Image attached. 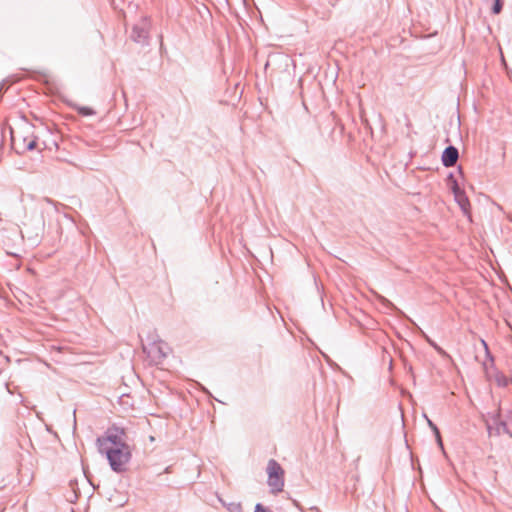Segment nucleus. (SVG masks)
I'll return each mask as SVG.
<instances>
[{
    "instance_id": "1",
    "label": "nucleus",
    "mask_w": 512,
    "mask_h": 512,
    "mask_svg": "<svg viewBox=\"0 0 512 512\" xmlns=\"http://www.w3.org/2000/svg\"><path fill=\"white\" fill-rule=\"evenodd\" d=\"M100 454L105 455L111 469L120 473L131 459V449L124 439L123 430L113 427L96 440Z\"/></svg>"
},
{
    "instance_id": "2",
    "label": "nucleus",
    "mask_w": 512,
    "mask_h": 512,
    "mask_svg": "<svg viewBox=\"0 0 512 512\" xmlns=\"http://www.w3.org/2000/svg\"><path fill=\"white\" fill-rule=\"evenodd\" d=\"M266 472L268 475V486L273 494H277L284 487V469L274 459H270L267 463Z\"/></svg>"
},
{
    "instance_id": "3",
    "label": "nucleus",
    "mask_w": 512,
    "mask_h": 512,
    "mask_svg": "<svg viewBox=\"0 0 512 512\" xmlns=\"http://www.w3.org/2000/svg\"><path fill=\"white\" fill-rule=\"evenodd\" d=\"M486 427L489 436H499L502 433H508L512 437V433L509 432L507 422L501 420V413L499 409L488 414Z\"/></svg>"
},
{
    "instance_id": "4",
    "label": "nucleus",
    "mask_w": 512,
    "mask_h": 512,
    "mask_svg": "<svg viewBox=\"0 0 512 512\" xmlns=\"http://www.w3.org/2000/svg\"><path fill=\"white\" fill-rule=\"evenodd\" d=\"M149 23L143 19L140 24L133 27L131 37L135 42L144 43L148 37Z\"/></svg>"
},
{
    "instance_id": "5",
    "label": "nucleus",
    "mask_w": 512,
    "mask_h": 512,
    "mask_svg": "<svg viewBox=\"0 0 512 512\" xmlns=\"http://www.w3.org/2000/svg\"><path fill=\"white\" fill-rule=\"evenodd\" d=\"M459 157L457 148L448 146L442 154V163L446 167H452L456 164Z\"/></svg>"
},
{
    "instance_id": "6",
    "label": "nucleus",
    "mask_w": 512,
    "mask_h": 512,
    "mask_svg": "<svg viewBox=\"0 0 512 512\" xmlns=\"http://www.w3.org/2000/svg\"><path fill=\"white\" fill-rule=\"evenodd\" d=\"M453 193L456 201L458 202L461 209L466 212L467 206L469 205L468 199L464 192L459 188L457 184L453 186Z\"/></svg>"
},
{
    "instance_id": "7",
    "label": "nucleus",
    "mask_w": 512,
    "mask_h": 512,
    "mask_svg": "<svg viewBox=\"0 0 512 512\" xmlns=\"http://www.w3.org/2000/svg\"><path fill=\"white\" fill-rule=\"evenodd\" d=\"M428 424H429V426L432 428V430L434 431V433H435V435H436L437 442H438V444H439L440 448L443 450V444H442V440H441V436H440V432H439L438 428H437V427H436V425H435L432 421H430V420H428Z\"/></svg>"
},
{
    "instance_id": "8",
    "label": "nucleus",
    "mask_w": 512,
    "mask_h": 512,
    "mask_svg": "<svg viewBox=\"0 0 512 512\" xmlns=\"http://www.w3.org/2000/svg\"><path fill=\"white\" fill-rule=\"evenodd\" d=\"M495 381L499 386H507L509 383V379L505 375L500 373L496 374Z\"/></svg>"
},
{
    "instance_id": "9",
    "label": "nucleus",
    "mask_w": 512,
    "mask_h": 512,
    "mask_svg": "<svg viewBox=\"0 0 512 512\" xmlns=\"http://www.w3.org/2000/svg\"><path fill=\"white\" fill-rule=\"evenodd\" d=\"M229 512H242V506L240 503L232 502L227 505Z\"/></svg>"
},
{
    "instance_id": "10",
    "label": "nucleus",
    "mask_w": 512,
    "mask_h": 512,
    "mask_svg": "<svg viewBox=\"0 0 512 512\" xmlns=\"http://www.w3.org/2000/svg\"><path fill=\"white\" fill-rule=\"evenodd\" d=\"M376 298L385 306L387 307H391V308H394V305L388 300L386 299L385 297H383L382 295L378 294V293H374Z\"/></svg>"
},
{
    "instance_id": "11",
    "label": "nucleus",
    "mask_w": 512,
    "mask_h": 512,
    "mask_svg": "<svg viewBox=\"0 0 512 512\" xmlns=\"http://www.w3.org/2000/svg\"><path fill=\"white\" fill-rule=\"evenodd\" d=\"M77 110L80 114L85 116H90L94 114V111L89 107H78Z\"/></svg>"
},
{
    "instance_id": "12",
    "label": "nucleus",
    "mask_w": 512,
    "mask_h": 512,
    "mask_svg": "<svg viewBox=\"0 0 512 512\" xmlns=\"http://www.w3.org/2000/svg\"><path fill=\"white\" fill-rule=\"evenodd\" d=\"M502 10V1L501 0H494V5L492 8V11L494 14H499Z\"/></svg>"
},
{
    "instance_id": "13",
    "label": "nucleus",
    "mask_w": 512,
    "mask_h": 512,
    "mask_svg": "<svg viewBox=\"0 0 512 512\" xmlns=\"http://www.w3.org/2000/svg\"><path fill=\"white\" fill-rule=\"evenodd\" d=\"M423 336L426 338V340L441 354V355H445L447 356L446 352L439 346H437L433 341H431L427 335H425L423 332H422Z\"/></svg>"
},
{
    "instance_id": "14",
    "label": "nucleus",
    "mask_w": 512,
    "mask_h": 512,
    "mask_svg": "<svg viewBox=\"0 0 512 512\" xmlns=\"http://www.w3.org/2000/svg\"><path fill=\"white\" fill-rule=\"evenodd\" d=\"M35 145H36V142L34 140L29 141L27 144V149L33 150L35 148Z\"/></svg>"
},
{
    "instance_id": "15",
    "label": "nucleus",
    "mask_w": 512,
    "mask_h": 512,
    "mask_svg": "<svg viewBox=\"0 0 512 512\" xmlns=\"http://www.w3.org/2000/svg\"><path fill=\"white\" fill-rule=\"evenodd\" d=\"M482 344H483V346H484L485 350L487 351V350H488V348H487V344H486V342L482 340Z\"/></svg>"
}]
</instances>
